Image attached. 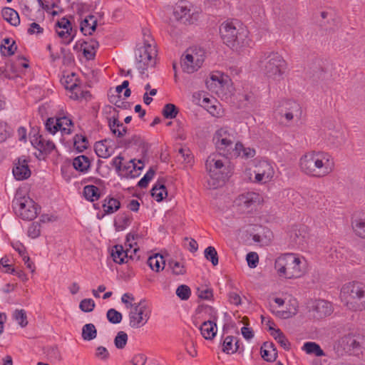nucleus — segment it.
Wrapping results in <instances>:
<instances>
[{
    "mask_svg": "<svg viewBox=\"0 0 365 365\" xmlns=\"http://www.w3.org/2000/svg\"><path fill=\"white\" fill-rule=\"evenodd\" d=\"M15 213L24 220H33L38 215L35 202L21 191H17L13 200Z\"/></svg>",
    "mask_w": 365,
    "mask_h": 365,
    "instance_id": "obj_6",
    "label": "nucleus"
},
{
    "mask_svg": "<svg viewBox=\"0 0 365 365\" xmlns=\"http://www.w3.org/2000/svg\"><path fill=\"white\" fill-rule=\"evenodd\" d=\"M98 46V42L94 39H91L88 41H84L82 44L84 56L88 60L93 59Z\"/></svg>",
    "mask_w": 365,
    "mask_h": 365,
    "instance_id": "obj_31",
    "label": "nucleus"
},
{
    "mask_svg": "<svg viewBox=\"0 0 365 365\" xmlns=\"http://www.w3.org/2000/svg\"><path fill=\"white\" fill-rule=\"evenodd\" d=\"M340 126L341 125L334 120H326L324 123V135L325 134V132H330Z\"/></svg>",
    "mask_w": 365,
    "mask_h": 365,
    "instance_id": "obj_61",
    "label": "nucleus"
},
{
    "mask_svg": "<svg viewBox=\"0 0 365 365\" xmlns=\"http://www.w3.org/2000/svg\"><path fill=\"white\" fill-rule=\"evenodd\" d=\"M175 19L183 24H193L199 17L198 11L187 1H178L173 8Z\"/></svg>",
    "mask_w": 365,
    "mask_h": 365,
    "instance_id": "obj_10",
    "label": "nucleus"
},
{
    "mask_svg": "<svg viewBox=\"0 0 365 365\" xmlns=\"http://www.w3.org/2000/svg\"><path fill=\"white\" fill-rule=\"evenodd\" d=\"M148 264L152 270L158 272L164 268L165 261L163 257L158 254L151 256L148 259Z\"/></svg>",
    "mask_w": 365,
    "mask_h": 365,
    "instance_id": "obj_42",
    "label": "nucleus"
},
{
    "mask_svg": "<svg viewBox=\"0 0 365 365\" xmlns=\"http://www.w3.org/2000/svg\"><path fill=\"white\" fill-rule=\"evenodd\" d=\"M128 341V335L125 332L120 331H119L115 337L114 344L116 348L118 349H123Z\"/></svg>",
    "mask_w": 365,
    "mask_h": 365,
    "instance_id": "obj_52",
    "label": "nucleus"
},
{
    "mask_svg": "<svg viewBox=\"0 0 365 365\" xmlns=\"http://www.w3.org/2000/svg\"><path fill=\"white\" fill-rule=\"evenodd\" d=\"M223 157L219 153H213L208 156L205 166L207 171L211 178L208 181L211 188H216L222 182V173L221 171L224 166Z\"/></svg>",
    "mask_w": 365,
    "mask_h": 365,
    "instance_id": "obj_7",
    "label": "nucleus"
},
{
    "mask_svg": "<svg viewBox=\"0 0 365 365\" xmlns=\"http://www.w3.org/2000/svg\"><path fill=\"white\" fill-rule=\"evenodd\" d=\"M83 194L86 200L93 202L100 197L99 189L95 185H86L83 188Z\"/></svg>",
    "mask_w": 365,
    "mask_h": 365,
    "instance_id": "obj_44",
    "label": "nucleus"
},
{
    "mask_svg": "<svg viewBox=\"0 0 365 365\" xmlns=\"http://www.w3.org/2000/svg\"><path fill=\"white\" fill-rule=\"evenodd\" d=\"M56 123H57V118H49L45 123L46 129L53 135L58 131V128L56 125Z\"/></svg>",
    "mask_w": 365,
    "mask_h": 365,
    "instance_id": "obj_59",
    "label": "nucleus"
},
{
    "mask_svg": "<svg viewBox=\"0 0 365 365\" xmlns=\"http://www.w3.org/2000/svg\"><path fill=\"white\" fill-rule=\"evenodd\" d=\"M261 66L266 76L272 81H279L287 68V63L278 53L269 52L264 54Z\"/></svg>",
    "mask_w": 365,
    "mask_h": 365,
    "instance_id": "obj_4",
    "label": "nucleus"
},
{
    "mask_svg": "<svg viewBox=\"0 0 365 365\" xmlns=\"http://www.w3.org/2000/svg\"><path fill=\"white\" fill-rule=\"evenodd\" d=\"M96 304L92 299H84L81 300L79 308L84 312H91L95 308Z\"/></svg>",
    "mask_w": 365,
    "mask_h": 365,
    "instance_id": "obj_55",
    "label": "nucleus"
},
{
    "mask_svg": "<svg viewBox=\"0 0 365 365\" xmlns=\"http://www.w3.org/2000/svg\"><path fill=\"white\" fill-rule=\"evenodd\" d=\"M97 21L94 16H88L81 23V30L84 35H91L96 30Z\"/></svg>",
    "mask_w": 365,
    "mask_h": 365,
    "instance_id": "obj_32",
    "label": "nucleus"
},
{
    "mask_svg": "<svg viewBox=\"0 0 365 365\" xmlns=\"http://www.w3.org/2000/svg\"><path fill=\"white\" fill-rule=\"evenodd\" d=\"M263 200L262 197L255 192H247L240 195L235 200V205L241 212H249Z\"/></svg>",
    "mask_w": 365,
    "mask_h": 365,
    "instance_id": "obj_13",
    "label": "nucleus"
},
{
    "mask_svg": "<svg viewBox=\"0 0 365 365\" xmlns=\"http://www.w3.org/2000/svg\"><path fill=\"white\" fill-rule=\"evenodd\" d=\"M55 28L68 29V28L72 27L70 21L66 18L63 17L56 22Z\"/></svg>",
    "mask_w": 365,
    "mask_h": 365,
    "instance_id": "obj_64",
    "label": "nucleus"
},
{
    "mask_svg": "<svg viewBox=\"0 0 365 365\" xmlns=\"http://www.w3.org/2000/svg\"><path fill=\"white\" fill-rule=\"evenodd\" d=\"M108 123L110 131L118 137H123L126 133V127L120 123L117 116L108 118Z\"/></svg>",
    "mask_w": 365,
    "mask_h": 365,
    "instance_id": "obj_26",
    "label": "nucleus"
},
{
    "mask_svg": "<svg viewBox=\"0 0 365 365\" xmlns=\"http://www.w3.org/2000/svg\"><path fill=\"white\" fill-rule=\"evenodd\" d=\"M13 317L21 327H26L28 324L26 314L24 309H16Z\"/></svg>",
    "mask_w": 365,
    "mask_h": 365,
    "instance_id": "obj_49",
    "label": "nucleus"
},
{
    "mask_svg": "<svg viewBox=\"0 0 365 365\" xmlns=\"http://www.w3.org/2000/svg\"><path fill=\"white\" fill-rule=\"evenodd\" d=\"M347 308L352 311H362L365 309V294L362 296L343 299Z\"/></svg>",
    "mask_w": 365,
    "mask_h": 365,
    "instance_id": "obj_27",
    "label": "nucleus"
},
{
    "mask_svg": "<svg viewBox=\"0 0 365 365\" xmlns=\"http://www.w3.org/2000/svg\"><path fill=\"white\" fill-rule=\"evenodd\" d=\"M235 132L230 128L224 126L218 128L214 135L213 141L220 150L223 151V155L227 158L230 151L233 149V144L235 141Z\"/></svg>",
    "mask_w": 365,
    "mask_h": 365,
    "instance_id": "obj_8",
    "label": "nucleus"
},
{
    "mask_svg": "<svg viewBox=\"0 0 365 365\" xmlns=\"http://www.w3.org/2000/svg\"><path fill=\"white\" fill-rule=\"evenodd\" d=\"M314 317L316 318H323L330 315L333 312L331 304L326 300H317L312 306Z\"/></svg>",
    "mask_w": 365,
    "mask_h": 365,
    "instance_id": "obj_19",
    "label": "nucleus"
},
{
    "mask_svg": "<svg viewBox=\"0 0 365 365\" xmlns=\"http://www.w3.org/2000/svg\"><path fill=\"white\" fill-rule=\"evenodd\" d=\"M168 267L171 269L173 274L175 275H182L186 272L184 264L178 261L170 260L168 262Z\"/></svg>",
    "mask_w": 365,
    "mask_h": 365,
    "instance_id": "obj_46",
    "label": "nucleus"
},
{
    "mask_svg": "<svg viewBox=\"0 0 365 365\" xmlns=\"http://www.w3.org/2000/svg\"><path fill=\"white\" fill-rule=\"evenodd\" d=\"M31 143L40 153L46 155L50 154L56 148V145L52 140H46L42 135H34L31 138Z\"/></svg>",
    "mask_w": 365,
    "mask_h": 365,
    "instance_id": "obj_18",
    "label": "nucleus"
},
{
    "mask_svg": "<svg viewBox=\"0 0 365 365\" xmlns=\"http://www.w3.org/2000/svg\"><path fill=\"white\" fill-rule=\"evenodd\" d=\"M205 257L211 262L213 266L218 264V255L214 247L210 246L205 250Z\"/></svg>",
    "mask_w": 365,
    "mask_h": 365,
    "instance_id": "obj_47",
    "label": "nucleus"
},
{
    "mask_svg": "<svg viewBox=\"0 0 365 365\" xmlns=\"http://www.w3.org/2000/svg\"><path fill=\"white\" fill-rule=\"evenodd\" d=\"M324 138L334 145L338 146L341 145V143L344 141V134L342 127L340 126L330 132H325Z\"/></svg>",
    "mask_w": 365,
    "mask_h": 365,
    "instance_id": "obj_24",
    "label": "nucleus"
},
{
    "mask_svg": "<svg viewBox=\"0 0 365 365\" xmlns=\"http://www.w3.org/2000/svg\"><path fill=\"white\" fill-rule=\"evenodd\" d=\"M223 81L220 73L212 74L210 79L207 80V87L212 92L218 93L222 87Z\"/></svg>",
    "mask_w": 365,
    "mask_h": 365,
    "instance_id": "obj_39",
    "label": "nucleus"
},
{
    "mask_svg": "<svg viewBox=\"0 0 365 365\" xmlns=\"http://www.w3.org/2000/svg\"><path fill=\"white\" fill-rule=\"evenodd\" d=\"M155 175V170L153 168H150L145 175L138 182V187L141 188L146 187L149 182L153 179Z\"/></svg>",
    "mask_w": 365,
    "mask_h": 365,
    "instance_id": "obj_56",
    "label": "nucleus"
},
{
    "mask_svg": "<svg viewBox=\"0 0 365 365\" xmlns=\"http://www.w3.org/2000/svg\"><path fill=\"white\" fill-rule=\"evenodd\" d=\"M352 228L357 236L365 239V214L353 220Z\"/></svg>",
    "mask_w": 365,
    "mask_h": 365,
    "instance_id": "obj_37",
    "label": "nucleus"
},
{
    "mask_svg": "<svg viewBox=\"0 0 365 365\" xmlns=\"http://www.w3.org/2000/svg\"><path fill=\"white\" fill-rule=\"evenodd\" d=\"M11 129L6 123L0 122V143L6 140L11 136Z\"/></svg>",
    "mask_w": 365,
    "mask_h": 365,
    "instance_id": "obj_54",
    "label": "nucleus"
},
{
    "mask_svg": "<svg viewBox=\"0 0 365 365\" xmlns=\"http://www.w3.org/2000/svg\"><path fill=\"white\" fill-rule=\"evenodd\" d=\"M134 240V236L128 235L127 236V243L125 244L126 247H129V248H126L124 250L122 245H115L111 250V257H113V261L118 264H123L127 263L128 262V259H133V255L138 251L139 247L134 246L136 245V242L133 243L131 242Z\"/></svg>",
    "mask_w": 365,
    "mask_h": 365,
    "instance_id": "obj_12",
    "label": "nucleus"
},
{
    "mask_svg": "<svg viewBox=\"0 0 365 365\" xmlns=\"http://www.w3.org/2000/svg\"><path fill=\"white\" fill-rule=\"evenodd\" d=\"M302 259L293 253H287L277 257L274 268L281 277L286 279L298 278L303 275L304 270Z\"/></svg>",
    "mask_w": 365,
    "mask_h": 365,
    "instance_id": "obj_3",
    "label": "nucleus"
},
{
    "mask_svg": "<svg viewBox=\"0 0 365 365\" xmlns=\"http://www.w3.org/2000/svg\"><path fill=\"white\" fill-rule=\"evenodd\" d=\"M205 51L201 48L187 49L181 57V67L183 71L192 73L197 71L205 60Z\"/></svg>",
    "mask_w": 365,
    "mask_h": 365,
    "instance_id": "obj_9",
    "label": "nucleus"
},
{
    "mask_svg": "<svg viewBox=\"0 0 365 365\" xmlns=\"http://www.w3.org/2000/svg\"><path fill=\"white\" fill-rule=\"evenodd\" d=\"M167 194L166 187L160 181H158L151 190V195L158 202L162 201Z\"/></svg>",
    "mask_w": 365,
    "mask_h": 365,
    "instance_id": "obj_41",
    "label": "nucleus"
},
{
    "mask_svg": "<svg viewBox=\"0 0 365 365\" xmlns=\"http://www.w3.org/2000/svg\"><path fill=\"white\" fill-rule=\"evenodd\" d=\"M143 167L144 165L140 160L138 161L137 164L135 160L132 159L123 164L120 175L127 178H135L140 175V170H143Z\"/></svg>",
    "mask_w": 365,
    "mask_h": 365,
    "instance_id": "obj_17",
    "label": "nucleus"
},
{
    "mask_svg": "<svg viewBox=\"0 0 365 365\" xmlns=\"http://www.w3.org/2000/svg\"><path fill=\"white\" fill-rule=\"evenodd\" d=\"M260 353L262 359L267 361H273L277 356V352L272 343L265 342L261 346Z\"/></svg>",
    "mask_w": 365,
    "mask_h": 365,
    "instance_id": "obj_28",
    "label": "nucleus"
},
{
    "mask_svg": "<svg viewBox=\"0 0 365 365\" xmlns=\"http://www.w3.org/2000/svg\"><path fill=\"white\" fill-rule=\"evenodd\" d=\"M120 202L118 200L108 196L103 201V208L106 214H112L119 210Z\"/></svg>",
    "mask_w": 365,
    "mask_h": 365,
    "instance_id": "obj_38",
    "label": "nucleus"
},
{
    "mask_svg": "<svg viewBox=\"0 0 365 365\" xmlns=\"http://www.w3.org/2000/svg\"><path fill=\"white\" fill-rule=\"evenodd\" d=\"M95 356L101 360L106 361L109 358L110 354L106 347L99 346L96 349Z\"/></svg>",
    "mask_w": 365,
    "mask_h": 365,
    "instance_id": "obj_58",
    "label": "nucleus"
},
{
    "mask_svg": "<svg viewBox=\"0 0 365 365\" xmlns=\"http://www.w3.org/2000/svg\"><path fill=\"white\" fill-rule=\"evenodd\" d=\"M202 336L207 340L212 339L217 331V325L215 322L208 320L204 322L200 327Z\"/></svg>",
    "mask_w": 365,
    "mask_h": 365,
    "instance_id": "obj_25",
    "label": "nucleus"
},
{
    "mask_svg": "<svg viewBox=\"0 0 365 365\" xmlns=\"http://www.w3.org/2000/svg\"><path fill=\"white\" fill-rule=\"evenodd\" d=\"M246 259L247 264L250 268H255L259 262V257L256 252H249L247 255Z\"/></svg>",
    "mask_w": 365,
    "mask_h": 365,
    "instance_id": "obj_60",
    "label": "nucleus"
},
{
    "mask_svg": "<svg viewBox=\"0 0 365 365\" xmlns=\"http://www.w3.org/2000/svg\"><path fill=\"white\" fill-rule=\"evenodd\" d=\"M108 320L112 324H119L123 318L122 314L115 309H110L106 314Z\"/></svg>",
    "mask_w": 365,
    "mask_h": 365,
    "instance_id": "obj_53",
    "label": "nucleus"
},
{
    "mask_svg": "<svg viewBox=\"0 0 365 365\" xmlns=\"http://www.w3.org/2000/svg\"><path fill=\"white\" fill-rule=\"evenodd\" d=\"M55 30L57 36L61 39V43L66 45L69 44L76 36V30L72 28L68 29L55 28Z\"/></svg>",
    "mask_w": 365,
    "mask_h": 365,
    "instance_id": "obj_36",
    "label": "nucleus"
},
{
    "mask_svg": "<svg viewBox=\"0 0 365 365\" xmlns=\"http://www.w3.org/2000/svg\"><path fill=\"white\" fill-rule=\"evenodd\" d=\"M28 235L31 238H36L40 235V228L37 223H32L29 227Z\"/></svg>",
    "mask_w": 365,
    "mask_h": 365,
    "instance_id": "obj_62",
    "label": "nucleus"
},
{
    "mask_svg": "<svg viewBox=\"0 0 365 365\" xmlns=\"http://www.w3.org/2000/svg\"><path fill=\"white\" fill-rule=\"evenodd\" d=\"M73 166L77 171L86 173L91 167V161L87 156L79 155L73 159Z\"/></svg>",
    "mask_w": 365,
    "mask_h": 365,
    "instance_id": "obj_29",
    "label": "nucleus"
},
{
    "mask_svg": "<svg viewBox=\"0 0 365 365\" xmlns=\"http://www.w3.org/2000/svg\"><path fill=\"white\" fill-rule=\"evenodd\" d=\"M150 310L145 301L133 304L129 313V324L133 328H140L150 318Z\"/></svg>",
    "mask_w": 365,
    "mask_h": 365,
    "instance_id": "obj_11",
    "label": "nucleus"
},
{
    "mask_svg": "<svg viewBox=\"0 0 365 365\" xmlns=\"http://www.w3.org/2000/svg\"><path fill=\"white\" fill-rule=\"evenodd\" d=\"M362 294H365V286L356 282L344 284L341 291L342 300L360 297Z\"/></svg>",
    "mask_w": 365,
    "mask_h": 365,
    "instance_id": "obj_15",
    "label": "nucleus"
},
{
    "mask_svg": "<svg viewBox=\"0 0 365 365\" xmlns=\"http://www.w3.org/2000/svg\"><path fill=\"white\" fill-rule=\"evenodd\" d=\"M13 174L18 180H23L30 177L31 170L25 159L19 158L18 163L15 164L13 168Z\"/></svg>",
    "mask_w": 365,
    "mask_h": 365,
    "instance_id": "obj_21",
    "label": "nucleus"
},
{
    "mask_svg": "<svg viewBox=\"0 0 365 365\" xmlns=\"http://www.w3.org/2000/svg\"><path fill=\"white\" fill-rule=\"evenodd\" d=\"M16 49L15 41L10 38H4L0 45V51L4 56H10L14 54Z\"/></svg>",
    "mask_w": 365,
    "mask_h": 365,
    "instance_id": "obj_35",
    "label": "nucleus"
},
{
    "mask_svg": "<svg viewBox=\"0 0 365 365\" xmlns=\"http://www.w3.org/2000/svg\"><path fill=\"white\" fill-rule=\"evenodd\" d=\"M178 113V109L173 103L166 104L163 109V115L165 118H175Z\"/></svg>",
    "mask_w": 365,
    "mask_h": 365,
    "instance_id": "obj_48",
    "label": "nucleus"
},
{
    "mask_svg": "<svg viewBox=\"0 0 365 365\" xmlns=\"http://www.w3.org/2000/svg\"><path fill=\"white\" fill-rule=\"evenodd\" d=\"M300 170L310 177L321 178L330 175L334 170V159L324 151H310L303 155L299 163Z\"/></svg>",
    "mask_w": 365,
    "mask_h": 365,
    "instance_id": "obj_1",
    "label": "nucleus"
},
{
    "mask_svg": "<svg viewBox=\"0 0 365 365\" xmlns=\"http://www.w3.org/2000/svg\"><path fill=\"white\" fill-rule=\"evenodd\" d=\"M156 53L155 43L153 39L150 41L145 39L143 44L137 47L135 51L136 68L141 73H143L149 67H153L155 65Z\"/></svg>",
    "mask_w": 365,
    "mask_h": 365,
    "instance_id": "obj_5",
    "label": "nucleus"
},
{
    "mask_svg": "<svg viewBox=\"0 0 365 365\" xmlns=\"http://www.w3.org/2000/svg\"><path fill=\"white\" fill-rule=\"evenodd\" d=\"M339 344L346 351H354L360 346L359 342L356 337L351 334L345 335L339 340Z\"/></svg>",
    "mask_w": 365,
    "mask_h": 365,
    "instance_id": "obj_23",
    "label": "nucleus"
},
{
    "mask_svg": "<svg viewBox=\"0 0 365 365\" xmlns=\"http://www.w3.org/2000/svg\"><path fill=\"white\" fill-rule=\"evenodd\" d=\"M74 146L78 152H83L88 147L86 138L81 135H76L74 138Z\"/></svg>",
    "mask_w": 365,
    "mask_h": 365,
    "instance_id": "obj_50",
    "label": "nucleus"
},
{
    "mask_svg": "<svg viewBox=\"0 0 365 365\" xmlns=\"http://www.w3.org/2000/svg\"><path fill=\"white\" fill-rule=\"evenodd\" d=\"M255 182L264 184L269 182L274 174V170L271 163L265 160H259L254 170Z\"/></svg>",
    "mask_w": 365,
    "mask_h": 365,
    "instance_id": "obj_14",
    "label": "nucleus"
},
{
    "mask_svg": "<svg viewBox=\"0 0 365 365\" xmlns=\"http://www.w3.org/2000/svg\"><path fill=\"white\" fill-rule=\"evenodd\" d=\"M175 293L181 300H187L190 297L191 290L187 285L181 284L177 288Z\"/></svg>",
    "mask_w": 365,
    "mask_h": 365,
    "instance_id": "obj_51",
    "label": "nucleus"
},
{
    "mask_svg": "<svg viewBox=\"0 0 365 365\" xmlns=\"http://www.w3.org/2000/svg\"><path fill=\"white\" fill-rule=\"evenodd\" d=\"M107 140L97 142L95 145L96 155L102 158H107L113 153V149L107 144Z\"/></svg>",
    "mask_w": 365,
    "mask_h": 365,
    "instance_id": "obj_40",
    "label": "nucleus"
},
{
    "mask_svg": "<svg viewBox=\"0 0 365 365\" xmlns=\"http://www.w3.org/2000/svg\"><path fill=\"white\" fill-rule=\"evenodd\" d=\"M56 125L58 128L62 135H69L71 133V128L73 126L71 119L67 116L57 118Z\"/></svg>",
    "mask_w": 365,
    "mask_h": 365,
    "instance_id": "obj_34",
    "label": "nucleus"
},
{
    "mask_svg": "<svg viewBox=\"0 0 365 365\" xmlns=\"http://www.w3.org/2000/svg\"><path fill=\"white\" fill-rule=\"evenodd\" d=\"M97 330L93 324H86L82 328V338L91 341L96 338Z\"/></svg>",
    "mask_w": 365,
    "mask_h": 365,
    "instance_id": "obj_45",
    "label": "nucleus"
},
{
    "mask_svg": "<svg viewBox=\"0 0 365 365\" xmlns=\"http://www.w3.org/2000/svg\"><path fill=\"white\" fill-rule=\"evenodd\" d=\"M270 307V310L277 317L281 319H289L297 313L298 303L295 299H290L286 304V309L282 310H274L272 305Z\"/></svg>",
    "mask_w": 365,
    "mask_h": 365,
    "instance_id": "obj_20",
    "label": "nucleus"
},
{
    "mask_svg": "<svg viewBox=\"0 0 365 365\" xmlns=\"http://www.w3.org/2000/svg\"><path fill=\"white\" fill-rule=\"evenodd\" d=\"M223 42L233 50L240 51L250 46L247 29L237 20L225 21L220 26Z\"/></svg>",
    "mask_w": 365,
    "mask_h": 365,
    "instance_id": "obj_2",
    "label": "nucleus"
},
{
    "mask_svg": "<svg viewBox=\"0 0 365 365\" xmlns=\"http://www.w3.org/2000/svg\"><path fill=\"white\" fill-rule=\"evenodd\" d=\"M279 113L284 117L287 120H292L294 117H299L302 110L299 104L294 101H287L283 103Z\"/></svg>",
    "mask_w": 365,
    "mask_h": 365,
    "instance_id": "obj_16",
    "label": "nucleus"
},
{
    "mask_svg": "<svg viewBox=\"0 0 365 365\" xmlns=\"http://www.w3.org/2000/svg\"><path fill=\"white\" fill-rule=\"evenodd\" d=\"M207 111L214 117H221L223 113V110L222 108L221 105L217 102L216 101H214V104L212 105V106H207Z\"/></svg>",
    "mask_w": 365,
    "mask_h": 365,
    "instance_id": "obj_57",
    "label": "nucleus"
},
{
    "mask_svg": "<svg viewBox=\"0 0 365 365\" xmlns=\"http://www.w3.org/2000/svg\"><path fill=\"white\" fill-rule=\"evenodd\" d=\"M239 340L232 336H227L222 343L223 352L230 354L235 353L239 349Z\"/></svg>",
    "mask_w": 365,
    "mask_h": 365,
    "instance_id": "obj_30",
    "label": "nucleus"
},
{
    "mask_svg": "<svg viewBox=\"0 0 365 365\" xmlns=\"http://www.w3.org/2000/svg\"><path fill=\"white\" fill-rule=\"evenodd\" d=\"M302 350L307 354H314L317 356H325V354L321 349L320 346L315 342H305L302 346Z\"/></svg>",
    "mask_w": 365,
    "mask_h": 365,
    "instance_id": "obj_43",
    "label": "nucleus"
},
{
    "mask_svg": "<svg viewBox=\"0 0 365 365\" xmlns=\"http://www.w3.org/2000/svg\"><path fill=\"white\" fill-rule=\"evenodd\" d=\"M123 158L120 155L115 157L112 160V165L115 168L116 172L119 173V175H120L123 169Z\"/></svg>",
    "mask_w": 365,
    "mask_h": 365,
    "instance_id": "obj_63",
    "label": "nucleus"
},
{
    "mask_svg": "<svg viewBox=\"0 0 365 365\" xmlns=\"http://www.w3.org/2000/svg\"><path fill=\"white\" fill-rule=\"evenodd\" d=\"M255 150L251 148H245L241 143H236L235 147L230 153L227 158L242 157V158H251L255 155Z\"/></svg>",
    "mask_w": 365,
    "mask_h": 365,
    "instance_id": "obj_22",
    "label": "nucleus"
},
{
    "mask_svg": "<svg viewBox=\"0 0 365 365\" xmlns=\"http://www.w3.org/2000/svg\"><path fill=\"white\" fill-rule=\"evenodd\" d=\"M2 16L5 21L14 26H17L20 24L19 14L13 9L6 7L2 10Z\"/></svg>",
    "mask_w": 365,
    "mask_h": 365,
    "instance_id": "obj_33",
    "label": "nucleus"
}]
</instances>
